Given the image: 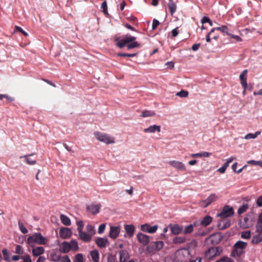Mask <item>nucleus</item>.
<instances>
[{"label":"nucleus","mask_w":262,"mask_h":262,"mask_svg":"<svg viewBox=\"0 0 262 262\" xmlns=\"http://www.w3.org/2000/svg\"><path fill=\"white\" fill-rule=\"evenodd\" d=\"M222 248L220 247H211L205 252L204 256L208 260H212L219 256L222 252Z\"/></svg>","instance_id":"obj_4"},{"label":"nucleus","mask_w":262,"mask_h":262,"mask_svg":"<svg viewBox=\"0 0 262 262\" xmlns=\"http://www.w3.org/2000/svg\"><path fill=\"white\" fill-rule=\"evenodd\" d=\"M100 207V205L99 204H92L87 206L86 209L88 211L90 212L92 214H96L99 212Z\"/></svg>","instance_id":"obj_16"},{"label":"nucleus","mask_w":262,"mask_h":262,"mask_svg":"<svg viewBox=\"0 0 262 262\" xmlns=\"http://www.w3.org/2000/svg\"><path fill=\"white\" fill-rule=\"evenodd\" d=\"M105 226H106L105 224H102L100 225H99L98 230V232L99 234H102L104 232L105 228Z\"/></svg>","instance_id":"obj_57"},{"label":"nucleus","mask_w":262,"mask_h":262,"mask_svg":"<svg viewBox=\"0 0 262 262\" xmlns=\"http://www.w3.org/2000/svg\"><path fill=\"white\" fill-rule=\"evenodd\" d=\"M137 53H132V54H128V53H120L118 54V56H123V57H135L137 55Z\"/></svg>","instance_id":"obj_51"},{"label":"nucleus","mask_w":262,"mask_h":262,"mask_svg":"<svg viewBox=\"0 0 262 262\" xmlns=\"http://www.w3.org/2000/svg\"><path fill=\"white\" fill-rule=\"evenodd\" d=\"M24 252V249L20 245H16L15 248V253L18 254H21Z\"/></svg>","instance_id":"obj_53"},{"label":"nucleus","mask_w":262,"mask_h":262,"mask_svg":"<svg viewBox=\"0 0 262 262\" xmlns=\"http://www.w3.org/2000/svg\"><path fill=\"white\" fill-rule=\"evenodd\" d=\"M46 260V258L43 256H40L38 258L36 262H44Z\"/></svg>","instance_id":"obj_64"},{"label":"nucleus","mask_w":262,"mask_h":262,"mask_svg":"<svg viewBox=\"0 0 262 262\" xmlns=\"http://www.w3.org/2000/svg\"><path fill=\"white\" fill-rule=\"evenodd\" d=\"M162 262H180V259H177L175 258H171L169 257H166L164 259Z\"/></svg>","instance_id":"obj_58"},{"label":"nucleus","mask_w":262,"mask_h":262,"mask_svg":"<svg viewBox=\"0 0 262 262\" xmlns=\"http://www.w3.org/2000/svg\"><path fill=\"white\" fill-rule=\"evenodd\" d=\"M194 225L192 224L188 225L185 227L184 229H183L182 233L186 235L191 233L193 230Z\"/></svg>","instance_id":"obj_33"},{"label":"nucleus","mask_w":262,"mask_h":262,"mask_svg":"<svg viewBox=\"0 0 262 262\" xmlns=\"http://www.w3.org/2000/svg\"><path fill=\"white\" fill-rule=\"evenodd\" d=\"M71 230L68 228H62L59 230V235L62 239H67L71 236Z\"/></svg>","instance_id":"obj_13"},{"label":"nucleus","mask_w":262,"mask_h":262,"mask_svg":"<svg viewBox=\"0 0 262 262\" xmlns=\"http://www.w3.org/2000/svg\"><path fill=\"white\" fill-rule=\"evenodd\" d=\"M90 256L93 262L99 261V253L97 250H93L90 251Z\"/></svg>","instance_id":"obj_26"},{"label":"nucleus","mask_w":262,"mask_h":262,"mask_svg":"<svg viewBox=\"0 0 262 262\" xmlns=\"http://www.w3.org/2000/svg\"><path fill=\"white\" fill-rule=\"evenodd\" d=\"M15 29L16 31L21 32L23 34H24L25 36H27L28 35V34L23 30V29L18 26H16L15 27Z\"/></svg>","instance_id":"obj_56"},{"label":"nucleus","mask_w":262,"mask_h":262,"mask_svg":"<svg viewBox=\"0 0 262 262\" xmlns=\"http://www.w3.org/2000/svg\"><path fill=\"white\" fill-rule=\"evenodd\" d=\"M249 208V205L248 204H244L240 206L237 210V213L239 215L245 212Z\"/></svg>","instance_id":"obj_35"},{"label":"nucleus","mask_w":262,"mask_h":262,"mask_svg":"<svg viewBox=\"0 0 262 262\" xmlns=\"http://www.w3.org/2000/svg\"><path fill=\"white\" fill-rule=\"evenodd\" d=\"M217 197L214 193L211 194L206 200L201 201L200 205L202 207L205 208L208 206L211 203L214 202Z\"/></svg>","instance_id":"obj_7"},{"label":"nucleus","mask_w":262,"mask_h":262,"mask_svg":"<svg viewBox=\"0 0 262 262\" xmlns=\"http://www.w3.org/2000/svg\"><path fill=\"white\" fill-rule=\"evenodd\" d=\"M2 254L4 256V259L6 261H10V254L8 250L7 249H3L2 250Z\"/></svg>","instance_id":"obj_41"},{"label":"nucleus","mask_w":262,"mask_h":262,"mask_svg":"<svg viewBox=\"0 0 262 262\" xmlns=\"http://www.w3.org/2000/svg\"><path fill=\"white\" fill-rule=\"evenodd\" d=\"M120 262H125L129 258L128 252L125 250L119 251Z\"/></svg>","instance_id":"obj_22"},{"label":"nucleus","mask_w":262,"mask_h":262,"mask_svg":"<svg viewBox=\"0 0 262 262\" xmlns=\"http://www.w3.org/2000/svg\"><path fill=\"white\" fill-rule=\"evenodd\" d=\"M50 257L52 261L57 262L60 260L61 256L56 252H52L50 254Z\"/></svg>","instance_id":"obj_32"},{"label":"nucleus","mask_w":262,"mask_h":262,"mask_svg":"<svg viewBox=\"0 0 262 262\" xmlns=\"http://www.w3.org/2000/svg\"><path fill=\"white\" fill-rule=\"evenodd\" d=\"M169 164L173 167L181 170H185L186 167L185 165L179 161L172 160L169 162Z\"/></svg>","instance_id":"obj_17"},{"label":"nucleus","mask_w":262,"mask_h":262,"mask_svg":"<svg viewBox=\"0 0 262 262\" xmlns=\"http://www.w3.org/2000/svg\"><path fill=\"white\" fill-rule=\"evenodd\" d=\"M70 245L71 249L74 251H77L79 249V246L77 242L75 240H72L70 242H69Z\"/></svg>","instance_id":"obj_39"},{"label":"nucleus","mask_w":262,"mask_h":262,"mask_svg":"<svg viewBox=\"0 0 262 262\" xmlns=\"http://www.w3.org/2000/svg\"><path fill=\"white\" fill-rule=\"evenodd\" d=\"M257 233V234H256L253 236L251 242L252 244L256 245L262 242V233Z\"/></svg>","instance_id":"obj_27"},{"label":"nucleus","mask_w":262,"mask_h":262,"mask_svg":"<svg viewBox=\"0 0 262 262\" xmlns=\"http://www.w3.org/2000/svg\"><path fill=\"white\" fill-rule=\"evenodd\" d=\"M256 231L262 233V213L260 214L256 225Z\"/></svg>","instance_id":"obj_31"},{"label":"nucleus","mask_w":262,"mask_h":262,"mask_svg":"<svg viewBox=\"0 0 262 262\" xmlns=\"http://www.w3.org/2000/svg\"><path fill=\"white\" fill-rule=\"evenodd\" d=\"M60 219L61 223L65 226H70L71 224V220L69 217L64 214H61Z\"/></svg>","instance_id":"obj_30"},{"label":"nucleus","mask_w":262,"mask_h":262,"mask_svg":"<svg viewBox=\"0 0 262 262\" xmlns=\"http://www.w3.org/2000/svg\"><path fill=\"white\" fill-rule=\"evenodd\" d=\"M24 262H32L30 255H27L24 257H21Z\"/></svg>","instance_id":"obj_61"},{"label":"nucleus","mask_w":262,"mask_h":262,"mask_svg":"<svg viewBox=\"0 0 262 262\" xmlns=\"http://www.w3.org/2000/svg\"><path fill=\"white\" fill-rule=\"evenodd\" d=\"M261 132L260 131H257L255 133H249L246 135L245 136V139H255L259 135H260Z\"/></svg>","instance_id":"obj_38"},{"label":"nucleus","mask_w":262,"mask_h":262,"mask_svg":"<svg viewBox=\"0 0 262 262\" xmlns=\"http://www.w3.org/2000/svg\"><path fill=\"white\" fill-rule=\"evenodd\" d=\"M124 229L129 237H132L135 232V226L133 225H125Z\"/></svg>","instance_id":"obj_21"},{"label":"nucleus","mask_w":262,"mask_h":262,"mask_svg":"<svg viewBox=\"0 0 262 262\" xmlns=\"http://www.w3.org/2000/svg\"><path fill=\"white\" fill-rule=\"evenodd\" d=\"M216 30L226 33L228 35L229 33V29L226 26H222L221 27H216Z\"/></svg>","instance_id":"obj_46"},{"label":"nucleus","mask_w":262,"mask_h":262,"mask_svg":"<svg viewBox=\"0 0 262 262\" xmlns=\"http://www.w3.org/2000/svg\"><path fill=\"white\" fill-rule=\"evenodd\" d=\"M234 214L233 207L226 205L225 206L221 212L217 214V216L220 217L222 219H225L229 217L232 216Z\"/></svg>","instance_id":"obj_6"},{"label":"nucleus","mask_w":262,"mask_h":262,"mask_svg":"<svg viewBox=\"0 0 262 262\" xmlns=\"http://www.w3.org/2000/svg\"><path fill=\"white\" fill-rule=\"evenodd\" d=\"M80 238L85 243L90 242L92 238V235L91 234L86 232L81 231L78 232Z\"/></svg>","instance_id":"obj_15"},{"label":"nucleus","mask_w":262,"mask_h":262,"mask_svg":"<svg viewBox=\"0 0 262 262\" xmlns=\"http://www.w3.org/2000/svg\"><path fill=\"white\" fill-rule=\"evenodd\" d=\"M94 135L98 141L106 144H113L115 143L114 138L105 133L97 132L94 133Z\"/></svg>","instance_id":"obj_3"},{"label":"nucleus","mask_w":262,"mask_h":262,"mask_svg":"<svg viewBox=\"0 0 262 262\" xmlns=\"http://www.w3.org/2000/svg\"><path fill=\"white\" fill-rule=\"evenodd\" d=\"M77 231L78 232H81L83 231V228L84 227V223L82 221H79L77 222Z\"/></svg>","instance_id":"obj_50"},{"label":"nucleus","mask_w":262,"mask_h":262,"mask_svg":"<svg viewBox=\"0 0 262 262\" xmlns=\"http://www.w3.org/2000/svg\"><path fill=\"white\" fill-rule=\"evenodd\" d=\"M168 7L169 9L170 13L172 15L176 11L177 5L173 0H168Z\"/></svg>","instance_id":"obj_28"},{"label":"nucleus","mask_w":262,"mask_h":262,"mask_svg":"<svg viewBox=\"0 0 262 262\" xmlns=\"http://www.w3.org/2000/svg\"><path fill=\"white\" fill-rule=\"evenodd\" d=\"M158 228V226L157 225L150 226L148 224H144L141 226V230L142 231L148 232L149 233H154L156 232Z\"/></svg>","instance_id":"obj_9"},{"label":"nucleus","mask_w":262,"mask_h":262,"mask_svg":"<svg viewBox=\"0 0 262 262\" xmlns=\"http://www.w3.org/2000/svg\"><path fill=\"white\" fill-rule=\"evenodd\" d=\"M174 244H182L186 241V238L184 236H177L173 239Z\"/></svg>","instance_id":"obj_34"},{"label":"nucleus","mask_w":262,"mask_h":262,"mask_svg":"<svg viewBox=\"0 0 262 262\" xmlns=\"http://www.w3.org/2000/svg\"><path fill=\"white\" fill-rule=\"evenodd\" d=\"M200 155L201 158L208 157L211 155V153L207 151H203L200 152Z\"/></svg>","instance_id":"obj_60"},{"label":"nucleus","mask_w":262,"mask_h":262,"mask_svg":"<svg viewBox=\"0 0 262 262\" xmlns=\"http://www.w3.org/2000/svg\"><path fill=\"white\" fill-rule=\"evenodd\" d=\"M228 35L231 38L236 39L237 41L239 42L242 41V38L238 35L232 34L230 33H228Z\"/></svg>","instance_id":"obj_55"},{"label":"nucleus","mask_w":262,"mask_h":262,"mask_svg":"<svg viewBox=\"0 0 262 262\" xmlns=\"http://www.w3.org/2000/svg\"><path fill=\"white\" fill-rule=\"evenodd\" d=\"M95 243L100 248H104L108 245V239L104 237H97L95 240Z\"/></svg>","instance_id":"obj_12"},{"label":"nucleus","mask_w":262,"mask_h":262,"mask_svg":"<svg viewBox=\"0 0 262 262\" xmlns=\"http://www.w3.org/2000/svg\"><path fill=\"white\" fill-rule=\"evenodd\" d=\"M155 115V113L154 111H149V110H144L142 111L141 115L140 116L142 117H148L154 116Z\"/></svg>","instance_id":"obj_36"},{"label":"nucleus","mask_w":262,"mask_h":262,"mask_svg":"<svg viewBox=\"0 0 262 262\" xmlns=\"http://www.w3.org/2000/svg\"><path fill=\"white\" fill-rule=\"evenodd\" d=\"M168 227L171 233L174 235H178L182 233L183 231V226L177 224H170L168 225Z\"/></svg>","instance_id":"obj_8"},{"label":"nucleus","mask_w":262,"mask_h":262,"mask_svg":"<svg viewBox=\"0 0 262 262\" xmlns=\"http://www.w3.org/2000/svg\"><path fill=\"white\" fill-rule=\"evenodd\" d=\"M251 235V231L249 230L244 231L241 233V237L243 239H249Z\"/></svg>","instance_id":"obj_44"},{"label":"nucleus","mask_w":262,"mask_h":262,"mask_svg":"<svg viewBox=\"0 0 262 262\" xmlns=\"http://www.w3.org/2000/svg\"><path fill=\"white\" fill-rule=\"evenodd\" d=\"M102 262H117L116 257L112 254H108L106 259H103Z\"/></svg>","instance_id":"obj_40"},{"label":"nucleus","mask_w":262,"mask_h":262,"mask_svg":"<svg viewBox=\"0 0 262 262\" xmlns=\"http://www.w3.org/2000/svg\"><path fill=\"white\" fill-rule=\"evenodd\" d=\"M120 232V228L119 226H111L109 232V236L113 238H116Z\"/></svg>","instance_id":"obj_11"},{"label":"nucleus","mask_w":262,"mask_h":262,"mask_svg":"<svg viewBox=\"0 0 262 262\" xmlns=\"http://www.w3.org/2000/svg\"><path fill=\"white\" fill-rule=\"evenodd\" d=\"M34 155V154H31L28 155H25L23 156H20V158H24L25 159V161H26V162L28 164L30 165H34L35 164H36V160H32L31 158H30L29 157L32 156Z\"/></svg>","instance_id":"obj_29"},{"label":"nucleus","mask_w":262,"mask_h":262,"mask_svg":"<svg viewBox=\"0 0 262 262\" xmlns=\"http://www.w3.org/2000/svg\"><path fill=\"white\" fill-rule=\"evenodd\" d=\"M200 47V43H194L192 46L191 49L193 51H196L199 49Z\"/></svg>","instance_id":"obj_63"},{"label":"nucleus","mask_w":262,"mask_h":262,"mask_svg":"<svg viewBox=\"0 0 262 262\" xmlns=\"http://www.w3.org/2000/svg\"><path fill=\"white\" fill-rule=\"evenodd\" d=\"M32 255L34 256H40L45 253V249L43 247H36L32 249Z\"/></svg>","instance_id":"obj_20"},{"label":"nucleus","mask_w":262,"mask_h":262,"mask_svg":"<svg viewBox=\"0 0 262 262\" xmlns=\"http://www.w3.org/2000/svg\"><path fill=\"white\" fill-rule=\"evenodd\" d=\"M156 132L158 133L161 132V126L152 125L144 129V133H155Z\"/></svg>","instance_id":"obj_19"},{"label":"nucleus","mask_w":262,"mask_h":262,"mask_svg":"<svg viewBox=\"0 0 262 262\" xmlns=\"http://www.w3.org/2000/svg\"><path fill=\"white\" fill-rule=\"evenodd\" d=\"M18 225L19 230L23 233L26 234L28 233V231L27 229L25 227L24 224L21 222L18 221Z\"/></svg>","instance_id":"obj_45"},{"label":"nucleus","mask_w":262,"mask_h":262,"mask_svg":"<svg viewBox=\"0 0 262 262\" xmlns=\"http://www.w3.org/2000/svg\"><path fill=\"white\" fill-rule=\"evenodd\" d=\"M71 250L70 245L68 242H63L61 243V247L60 251L63 253H67Z\"/></svg>","instance_id":"obj_23"},{"label":"nucleus","mask_w":262,"mask_h":262,"mask_svg":"<svg viewBox=\"0 0 262 262\" xmlns=\"http://www.w3.org/2000/svg\"><path fill=\"white\" fill-rule=\"evenodd\" d=\"M123 38L124 39V41L126 42L127 45L136 39V37L132 36L129 34H126Z\"/></svg>","instance_id":"obj_37"},{"label":"nucleus","mask_w":262,"mask_h":262,"mask_svg":"<svg viewBox=\"0 0 262 262\" xmlns=\"http://www.w3.org/2000/svg\"><path fill=\"white\" fill-rule=\"evenodd\" d=\"M48 242V239L40 233H35L28 237L27 243L31 247H34L35 244L44 245Z\"/></svg>","instance_id":"obj_1"},{"label":"nucleus","mask_w":262,"mask_h":262,"mask_svg":"<svg viewBox=\"0 0 262 262\" xmlns=\"http://www.w3.org/2000/svg\"><path fill=\"white\" fill-rule=\"evenodd\" d=\"M256 205L258 207L262 206V195L259 196L256 200Z\"/></svg>","instance_id":"obj_62"},{"label":"nucleus","mask_w":262,"mask_h":262,"mask_svg":"<svg viewBox=\"0 0 262 262\" xmlns=\"http://www.w3.org/2000/svg\"><path fill=\"white\" fill-rule=\"evenodd\" d=\"M201 23H202V24L207 23H209L210 26H213V23L212 21L207 16H204L201 20Z\"/></svg>","instance_id":"obj_49"},{"label":"nucleus","mask_w":262,"mask_h":262,"mask_svg":"<svg viewBox=\"0 0 262 262\" xmlns=\"http://www.w3.org/2000/svg\"><path fill=\"white\" fill-rule=\"evenodd\" d=\"M140 46V44L138 43L137 41H132L127 45V48L128 49H132L135 48L139 47Z\"/></svg>","instance_id":"obj_43"},{"label":"nucleus","mask_w":262,"mask_h":262,"mask_svg":"<svg viewBox=\"0 0 262 262\" xmlns=\"http://www.w3.org/2000/svg\"><path fill=\"white\" fill-rule=\"evenodd\" d=\"M139 242L143 246L147 245L150 242L149 236L142 233H139L137 235Z\"/></svg>","instance_id":"obj_10"},{"label":"nucleus","mask_w":262,"mask_h":262,"mask_svg":"<svg viewBox=\"0 0 262 262\" xmlns=\"http://www.w3.org/2000/svg\"><path fill=\"white\" fill-rule=\"evenodd\" d=\"M164 246V243L162 241H157L154 242L152 245L149 247L152 250H160Z\"/></svg>","instance_id":"obj_25"},{"label":"nucleus","mask_w":262,"mask_h":262,"mask_svg":"<svg viewBox=\"0 0 262 262\" xmlns=\"http://www.w3.org/2000/svg\"><path fill=\"white\" fill-rule=\"evenodd\" d=\"M212 220L213 219L211 216L206 215L202 219L200 224L204 227H206L211 224Z\"/></svg>","instance_id":"obj_24"},{"label":"nucleus","mask_w":262,"mask_h":262,"mask_svg":"<svg viewBox=\"0 0 262 262\" xmlns=\"http://www.w3.org/2000/svg\"><path fill=\"white\" fill-rule=\"evenodd\" d=\"M239 226L243 229H247L252 226L254 224L253 215L247 214L243 219L239 221Z\"/></svg>","instance_id":"obj_5"},{"label":"nucleus","mask_w":262,"mask_h":262,"mask_svg":"<svg viewBox=\"0 0 262 262\" xmlns=\"http://www.w3.org/2000/svg\"><path fill=\"white\" fill-rule=\"evenodd\" d=\"M247 246L246 242L238 241L233 246L230 253V256L236 258L241 256L245 253V249Z\"/></svg>","instance_id":"obj_2"},{"label":"nucleus","mask_w":262,"mask_h":262,"mask_svg":"<svg viewBox=\"0 0 262 262\" xmlns=\"http://www.w3.org/2000/svg\"><path fill=\"white\" fill-rule=\"evenodd\" d=\"M86 230L88 231V232L90 234H91V235H93V234H95V233H96V231H95V227L91 225H88L86 226Z\"/></svg>","instance_id":"obj_47"},{"label":"nucleus","mask_w":262,"mask_h":262,"mask_svg":"<svg viewBox=\"0 0 262 262\" xmlns=\"http://www.w3.org/2000/svg\"><path fill=\"white\" fill-rule=\"evenodd\" d=\"M101 7L103 10V12L105 14H107L108 13V12H107V3H106V1H104L103 2H102Z\"/></svg>","instance_id":"obj_52"},{"label":"nucleus","mask_w":262,"mask_h":262,"mask_svg":"<svg viewBox=\"0 0 262 262\" xmlns=\"http://www.w3.org/2000/svg\"><path fill=\"white\" fill-rule=\"evenodd\" d=\"M188 95V92L187 91L181 90L180 92H177L176 96H179L181 98L187 97Z\"/></svg>","instance_id":"obj_48"},{"label":"nucleus","mask_w":262,"mask_h":262,"mask_svg":"<svg viewBox=\"0 0 262 262\" xmlns=\"http://www.w3.org/2000/svg\"><path fill=\"white\" fill-rule=\"evenodd\" d=\"M159 25V21L155 18L154 19L153 21H152V30H155L158 27V26Z\"/></svg>","instance_id":"obj_59"},{"label":"nucleus","mask_w":262,"mask_h":262,"mask_svg":"<svg viewBox=\"0 0 262 262\" xmlns=\"http://www.w3.org/2000/svg\"><path fill=\"white\" fill-rule=\"evenodd\" d=\"M74 262H84L83 256L81 253L77 254L73 259Z\"/></svg>","instance_id":"obj_42"},{"label":"nucleus","mask_w":262,"mask_h":262,"mask_svg":"<svg viewBox=\"0 0 262 262\" xmlns=\"http://www.w3.org/2000/svg\"><path fill=\"white\" fill-rule=\"evenodd\" d=\"M231 225L229 220H223L217 224L219 229L223 230L228 228Z\"/></svg>","instance_id":"obj_18"},{"label":"nucleus","mask_w":262,"mask_h":262,"mask_svg":"<svg viewBox=\"0 0 262 262\" xmlns=\"http://www.w3.org/2000/svg\"><path fill=\"white\" fill-rule=\"evenodd\" d=\"M248 72L247 70H244L239 75V79L241 83L243 88H247L248 84L247 83V74Z\"/></svg>","instance_id":"obj_14"},{"label":"nucleus","mask_w":262,"mask_h":262,"mask_svg":"<svg viewBox=\"0 0 262 262\" xmlns=\"http://www.w3.org/2000/svg\"><path fill=\"white\" fill-rule=\"evenodd\" d=\"M124 39L122 38L121 40H120L117 43V45L120 48H122L125 47L126 45H127L126 42H125Z\"/></svg>","instance_id":"obj_54"}]
</instances>
